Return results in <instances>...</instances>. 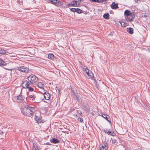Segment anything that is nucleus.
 <instances>
[{"instance_id": "nucleus-48", "label": "nucleus", "mask_w": 150, "mask_h": 150, "mask_svg": "<svg viewBox=\"0 0 150 150\" xmlns=\"http://www.w3.org/2000/svg\"><path fill=\"white\" fill-rule=\"evenodd\" d=\"M110 35H112V34H110Z\"/></svg>"}, {"instance_id": "nucleus-37", "label": "nucleus", "mask_w": 150, "mask_h": 150, "mask_svg": "<svg viewBox=\"0 0 150 150\" xmlns=\"http://www.w3.org/2000/svg\"><path fill=\"white\" fill-rule=\"evenodd\" d=\"M49 2L52 4H56L55 3H54V2H53V0H50L49 1Z\"/></svg>"}, {"instance_id": "nucleus-32", "label": "nucleus", "mask_w": 150, "mask_h": 150, "mask_svg": "<svg viewBox=\"0 0 150 150\" xmlns=\"http://www.w3.org/2000/svg\"><path fill=\"white\" fill-rule=\"evenodd\" d=\"M76 10V8H70V11H72L73 12H75Z\"/></svg>"}, {"instance_id": "nucleus-25", "label": "nucleus", "mask_w": 150, "mask_h": 150, "mask_svg": "<svg viewBox=\"0 0 150 150\" xmlns=\"http://www.w3.org/2000/svg\"><path fill=\"white\" fill-rule=\"evenodd\" d=\"M75 12L78 13H81L82 12V10L79 8H76Z\"/></svg>"}, {"instance_id": "nucleus-21", "label": "nucleus", "mask_w": 150, "mask_h": 150, "mask_svg": "<svg viewBox=\"0 0 150 150\" xmlns=\"http://www.w3.org/2000/svg\"><path fill=\"white\" fill-rule=\"evenodd\" d=\"M109 14L108 13H105L103 15V17L106 19H108L109 18Z\"/></svg>"}, {"instance_id": "nucleus-39", "label": "nucleus", "mask_w": 150, "mask_h": 150, "mask_svg": "<svg viewBox=\"0 0 150 150\" xmlns=\"http://www.w3.org/2000/svg\"><path fill=\"white\" fill-rule=\"evenodd\" d=\"M33 146H34V147L35 148V150H39V149H38V146H35L34 145H33Z\"/></svg>"}, {"instance_id": "nucleus-3", "label": "nucleus", "mask_w": 150, "mask_h": 150, "mask_svg": "<svg viewBox=\"0 0 150 150\" xmlns=\"http://www.w3.org/2000/svg\"><path fill=\"white\" fill-rule=\"evenodd\" d=\"M69 89L71 92L72 96L76 100H79V95L77 93V91L76 88L74 87L70 86Z\"/></svg>"}, {"instance_id": "nucleus-17", "label": "nucleus", "mask_w": 150, "mask_h": 150, "mask_svg": "<svg viewBox=\"0 0 150 150\" xmlns=\"http://www.w3.org/2000/svg\"><path fill=\"white\" fill-rule=\"evenodd\" d=\"M38 87L41 88L43 89L44 88V84L42 82H39L38 83Z\"/></svg>"}, {"instance_id": "nucleus-51", "label": "nucleus", "mask_w": 150, "mask_h": 150, "mask_svg": "<svg viewBox=\"0 0 150 150\" xmlns=\"http://www.w3.org/2000/svg\"><path fill=\"white\" fill-rule=\"evenodd\" d=\"M39 103V102H37V103Z\"/></svg>"}, {"instance_id": "nucleus-36", "label": "nucleus", "mask_w": 150, "mask_h": 150, "mask_svg": "<svg viewBox=\"0 0 150 150\" xmlns=\"http://www.w3.org/2000/svg\"><path fill=\"white\" fill-rule=\"evenodd\" d=\"M78 120L79 121H80L81 122H82L83 121V119L80 117L78 118Z\"/></svg>"}, {"instance_id": "nucleus-6", "label": "nucleus", "mask_w": 150, "mask_h": 150, "mask_svg": "<svg viewBox=\"0 0 150 150\" xmlns=\"http://www.w3.org/2000/svg\"><path fill=\"white\" fill-rule=\"evenodd\" d=\"M135 17V16L134 13H132L131 14H130L129 16H127V17L125 18L126 19H128L129 21L131 22L133 21L134 18Z\"/></svg>"}, {"instance_id": "nucleus-18", "label": "nucleus", "mask_w": 150, "mask_h": 150, "mask_svg": "<svg viewBox=\"0 0 150 150\" xmlns=\"http://www.w3.org/2000/svg\"><path fill=\"white\" fill-rule=\"evenodd\" d=\"M7 53H8V52H7L5 50H4L3 49L0 48V54H5Z\"/></svg>"}, {"instance_id": "nucleus-23", "label": "nucleus", "mask_w": 150, "mask_h": 150, "mask_svg": "<svg viewBox=\"0 0 150 150\" xmlns=\"http://www.w3.org/2000/svg\"><path fill=\"white\" fill-rule=\"evenodd\" d=\"M48 57L49 59H53L54 58V56L52 54H50L48 55Z\"/></svg>"}, {"instance_id": "nucleus-31", "label": "nucleus", "mask_w": 150, "mask_h": 150, "mask_svg": "<svg viewBox=\"0 0 150 150\" xmlns=\"http://www.w3.org/2000/svg\"><path fill=\"white\" fill-rule=\"evenodd\" d=\"M57 3H58L60 4V6H63V2L60 0H58Z\"/></svg>"}, {"instance_id": "nucleus-24", "label": "nucleus", "mask_w": 150, "mask_h": 150, "mask_svg": "<svg viewBox=\"0 0 150 150\" xmlns=\"http://www.w3.org/2000/svg\"><path fill=\"white\" fill-rule=\"evenodd\" d=\"M100 146V147L99 149V150H108V147H105L103 146Z\"/></svg>"}, {"instance_id": "nucleus-20", "label": "nucleus", "mask_w": 150, "mask_h": 150, "mask_svg": "<svg viewBox=\"0 0 150 150\" xmlns=\"http://www.w3.org/2000/svg\"><path fill=\"white\" fill-rule=\"evenodd\" d=\"M90 73H89V74L88 75L89 78L90 79H92L94 77V75L93 73L92 72V71H89Z\"/></svg>"}, {"instance_id": "nucleus-34", "label": "nucleus", "mask_w": 150, "mask_h": 150, "mask_svg": "<svg viewBox=\"0 0 150 150\" xmlns=\"http://www.w3.org/2000/svg\"><path fill=\"white\" fill-rule=\"evenodd\" d=\"M117 142V140L115 139H113L112 141V144H115Z\"/></svg>"}, {"instance_id": "nucleus-2", "label": "nucleus", "mask_w": 150, "mask_h": 150, "mask_svg": "<svg viewBox=\"0 0 150 150\" xmlns=\"http://www.w3.org/2000/svg\"><path fill=\"white\" fill-rule=\"evenodd\" d=\"M27 79L30 83V84L33 85V84L36 82L38 81V78L35 75L32 74L29 76Z\"/></svg>"}, {"instance_id": "nucleus-49", "label": "nucleus", "mask_w": 150, "mask_h": 150, "mask_svg": "<svg viewBox=\"0 0 150 150\" xmlns=\"http://www.w3.org/2000/svg\"><path fill=\"white\" fill-rule=\"evenodd\" d=\"M110 35H112V34H110Z\"/></svg>"}, {"instance_id": "nucleus-22", "label": "nucleus", "mask_w": 150, "mask_h": 150, "mask_svg": "<svg viewBox=\"0 0 150 150\" xmlns=\"http://www.w3.org/2000/svg\"><path fill=\"white\" fill-rule=\"evenodd\" d=\"M83 71H84L85 72H86V74L88 76L89 74V73H90V72H89V71H91L90 70H89L87 68H83Z\"/></svg>"}, {"instance_id": "nucleus-43", "label": "nucleus", "mask_w": 150, "mask_h": 150, "mask_svg": "<svg viewBox=\"0 0 150 150\" xmlns=\"http://www.w3.org/2000/svg\"><path fill=\"white\" fill-rule=\"evenodd\" d=\"M55 6H60V4H59L58 3H57V4L55 5Z\"/></svg>"}, {"instance_id": "nucleus-16", "label": "nucleus", "mask_w": 150, "mask_h": 150, "mask_svg": "<svg viewBox=\"0 0 150 150\" xmlns=\"http://www.w3.org/2000/svg\"><path fill=\"white\" fill-rule=\"evenodd\" d=\"M50 141L52 143H53L54 144H56L59 142V140L56 138H53L52 140H50Z\"/></svg>"}, {"instance_id": "nucleus-33", "label": "nucleus", "mask_w": 150, "mask_h": 150, "mask_svg": "<svg viewBox=\"0 0 150 150\" xmlns=\"http://www.w3.org/2000/svg\"><path fill=\"white\" fill-rule=\"evenodd\" d=\"M29 98L31 99H32L33 101L34 100H35V98L33 97V96L32 95H29Z\"/></svg>"}, {"instance_id": "nucleus-50", "label": "nucleus", "mask_w": 150, "mask_h": 150, "mask_svg": "<svg viewBox=\"0 0 150 150\" xmlns=\"http://www.w3.org/2000/svg\"><path fill=\"white\" fill-rule=\"evenodd\" d=\"M110 35H112V34H110Z\"/></svg>"}, {"instance_id": "nucleus-26", "label": "nucleus", "mask_w": 150, "mask_h": 150, "mask_svg": "<svg viewBox=\"0 0 150 150\" xmlns=\"http://www.w3.org/2000/svg\"><path fill=\"white\" fill-rule=\"evenodd\" d=\"M108 143L106 142H104L103 144H102L101 145H100V146H103L105 147H108Z\"/></svg>"}, {"instance_id": "nucleus-30", "label": "nucleus", "mask_w": 150, "mask_h": 150, "mask_svg": "<svg viewBox=\"0 0 150 150\" xmlns=\"http://www.w3.org/2000/svg\"><path fill=\"white\" fill-rule=\"evenodd\" d=\"M32 86H29V87H28V90L29 91H33V89L32 87Z\"/></svg>"}, {"instance_id": "nucleus-8", "label": "nucleus", "mask_w": 150, "mask_h": 150, "mask_svg": "<svg viewBox=\"0 0 150 150\" xmlns=\"http://www.w3.org/2000/svg\"><path fill=\"white\" fill-rule=\"evenodd\" d=\"M110 6L112 9H116L118 8V4H115V2H113L111 5Z\"/></svg>"}, {"instance_id": "nucleus-38", "label": "nucleus", "mask_w": 150, "mask_h": 150, "mask_svg": "<svg viewBox=\"0 0 150 150\" xmlns=\"http://www.w3.org/2000/svg\"><path fill=\"white\" fill-rule=\"evenodd\" d=\"M58 0H53V2H54V3H56L55 4H53L55 5L57 4V3Z\"/></svg>"}, {"instance_id": "nucleus-10", "label": "nucleus", "mask_w": 150, "mask_h": 150, "mask_svg": "<svg viewBox=\"0 0 150 150\" xmlns=\"http://www.w3.org/2000/svg\"><path fill=\"white\" fill-rule=\"evenodd\" d=\"M78 6V4L77 3H69L66 6V8L69 7H76Z\"/></svg>"}, {"instance_id": "nucleus-5", "label": "nucleus", "mask_w": 150, "mask_h": 150, "mask_svg": "<svg viewBox=\"0 0 150 150\" xmlns=\"http://www.w3.org/2000/svg\"><path fill=\"white\" fill-rule=\"evenodd\" d=\"M28 80L27 81L25 80H23L22 81V82L21 84L22 87L25 88H28V87H29V86H32L30 84V83L29 82Z\"/></svg>"}, {"instance_id": "nucleus-44", "label": "nucleus", "mask_w": 150, "mask_h": 150, "mask_svg": "<svg viewBox=\"0 0 150 150\" xmlns=\"http://www.w3.org/2000/svg\"><path fill=\"white\" fill-rule=\"evenodd\" d=\"M113 133H114L113 132H112L111 133V134H110V135L112 136H114V135L113 134Z\"/></svg>"}, {"instance_id": "nucleus-12", "label": "nucleus", "mask_w": 150, "mask_h": 150, "mask_svg": "<svg viewBox=\"0 0 150 150\" xmlns=\"http://www.w3.org/2000/svg\"><path fill=\"white\" fill-rule=\"evenodd\" d=\"M6 65V63L1 58H0V66L4 67Z\"/></svg>"}, {"instance_id": "nucleus-7", "label": "nucleus", "mask_w": 150, "mask_h": 150, "mask_svg": "<svg viewBox=\"0 0 150 150\" xmlns=\"http://www.w3.org/2000/svg\"><path fill=\"white\" fill-rule=\"evenodd\" d=\"M35 119L37 122L40 123L42 122V117L40 115H35Z\"/></svg>"}, {"instance_id": "nucleus-42", "label": "nucleus", "mask_w": 150, "mask_h": 150, "mask_svg": "<svg viewBox=\"0 0 150 150\" xmlns=\"http://www.w3.org/2000/svg\"><path fill=\"white\" fill-rule=\"evenodd\" d=\"M4 132L1 131V130H0V135H1L3 134H4Z\"/></svg>"}, {"instance_id": "nucleus-27", "label": "nucleus", "mask_w": 150, "mask_h": 150, "mask_svg": "<svg viewBox=\"0 0 150 150\" xmlns=\"http://www.w3.org/2000/svg\"><path fill=\"white\" fill-rule=\"evenodd\" d=\"M120 22L121 24V26L122 27H125V23L124 21H120Z\"/></svg>"}, {"instance_id": "nucleus-1", "label": "nucleus", "mask_w": 150, "mask_h": 150, "mask_svg": "<svg viewBox=\"0 0 150 150\" xmlns=\"http://www.w3.org/2000/svg\"><path fill=\"white\" fill-rule=\"evenodd\" d=\"M35 111V108L30 107L28 105H23L22 108L21 112L24 115L30 117L32 116Z\"/></svg>"}, {"instance_id": "nucleus-41", "label": "nucleus", "mask_w": 150, "mask_h": 150, "mask_svg": "<svg viewBox=\"0 0 150 150\" xmlns=\"http://www.w3.org/2000/svg\"><path fill=\"white\" fill-rule=\"evenodd\" d=\"M125 21V27H126V26H127L128 25V23H126L125 21Z\"/></svg>"}, {"instance_id": "nucleus-45", "label": "nucleus", "mask_w": 150, "mask_h": 150, "mask_svg": "<svg viewBox=\"0 0 150 150\" xmlns=\"http://www.w3.org/2000/svg\"><path fill=\"white\" fill-rule=\"evenodd\" d=\"M134 0V1L135 2H136V3H137V2H138V0Z\"/></svg>"}, {"instance_id": "nucleus-11", "label": "nucleus", "mask_w": 150, "mask_h": 150, "mask_svg": "<svg viewBox=\"0 0 150 150\" xmlns=\"http://www.w3.org/2000/svg\"><path fill=\"white\" fill-rule=\"evenodd\" d=\"M132 13H131L129 10H126L124 12V15L125 17V18H126L127 16H129Z\"/></svg>"}, {"instance_id": "nucleus-29", "label": "nucleus", "mask_w": 150, "mask_h": 150, "mask_svg": "<svg viewBox=\"0 0 150 150\" xmlns=\"http://www.w3.org/2000/svg\"><path fill=\"white\" fill-rule=\"evenodd\" d=\"M81 0H74L73 2H75V3H77L78 4V5H79L80 2Z\"/></svg>"}, {"instance_id": "nucleus-28", "label": "nucleus", "mask_w": 150, "mask_h": 150, "mask_svg": "<svg viewBox=\"0 0 150 150\" xmlns=\"http://www.w3.org/2000/svg\"><path fill=\"white\" fill-rule=\"evenodd\" d=\"M104 132L105 133H107L108 135H110L112 133V132L109 131L108 129L104 130Z\"/></svg>"}, {"instance_id": "nucleus-19", "label": "nucleus", "mask_w": 150, "mask_h": 150, "mask_svg": "<svg viewBox=\"0 0 150 150\" xmlns=\"http://www.w3.org/2000/svg\"><path fill=\"white\" fill-rule=\"evenodd\" d=\"M17 98L18 100H23L24 99L25 97L22 95H19L17 96Z\"/></svg>"}, {"instance_id": "nucleus-4", "label": "nucleus", "mask_w": 150, "mask_h": 150, "mask_svg": "<svg viewBox=\"0 0 150 150\" xmlns=\"http://www.w3.org/2000/svg\"><path fill=\"white\" fill-rule=\"evenodd\" d=\"M16 69L23 72L25 73H28L29 71L28 68L24 66H21L20 67H17Z\"/></svg>"}, {"instance_id": "nucleus-13", "label": "nucleus", "mask_w": 150, "mask_h": 150, "mask_svg": "<svg viewBox=\"0 0 150 150\" xmlns=\"http://www.w3.org/2000/svg\"><path fill=\"white\" fill-rule=\"evenodd\" d=\"M81 106L82 108L84 110H87L89 109L88 105V104H81Z\"/></svg>"}, {"instance_id": "nucleus-40", "label": "nucleus", "mask_w": 150, "mask_h": 150, "mask_svg": "<svg viewBox=\"0 0 150 150\" xmlns=\"http://www.w3.org/2000/svg\"><path fill=\"white\" fill-rule=\"evenodd\" d=\"M98 0H92V1L98 3Z\"/></svg>"}, {"instance_id": "nucleus-15", "label": "nucleus", "mask_w": 150, "mask_h": 150, "mask_svg": "<svg viewBox=\"0 0 150 150\" xmlns=\"http://www.w3.org/2000/svg\"><path fill=\"white\" fill-rule=\"evenodd\" d=\"M127 31L131 34H132L133 33V29L131 27L127 28Z\"/></svg>"}, {"instance_id": "nucleus-14", "label": "nucleus", "mask_w": 150, "mask_h": 150, "mask_svg": "<svg viewBox=\"0 0 150 150\" xmlns=\"http://www.w3.org/2000/svg\"><path fill=\"white\" fill-rule=\"evenodd\" d=\"M101 115L102 117H103L104 118H105L106 120H107L108 122H110V121L108 120V117L109 118H110L109 116L107 114H101Z\"/></svg>"}, {"instance_id": "nucleus-35", "label": "nucleus", "mask_w": 150, "mask_h": 150, "mask_svg": "<svg viewBox=\"0 0 150 150\" xmlns=\"http://www.w3.org/2000/svg\"><path fill=\"white\" fill-rule=\"evenodd\" d=\"M106 0H98V3H102Z\"/></svg>"}, {"instance_id": "nucleus-9", "label": "nucleus", "mask_w": 150, "mask_h": 150, "mask_svg": "<svg viewBox=\"0 0 150 150\" xmlns=\"http://www.w3.org/2000/svg\"><path fill=\"white\" fill-rule=\"evenodd\" d=\"M44 97L45 99L48 100L50 97V94L48 92H46L44 93Z\"/></svg>"}, {"instance_id": "nucleus-46", "label": "nucleus", "mask_w": 150, "mask_h": 150, "mask_svg": "<svg viewBox=\"0 0 150 150\" xmlns=\"http://www.w3.org/2000/svg\"><path fill=\"white\" fill-rule=\"evenodd\" d=\"M57 89L58 90V92L59 93L60 91V90L59 89Z\"/></svg>"}, {"instance_id": "nucleus-47", "label": "nucleus", "mask_w": 150, "mask_h": 150, "mask_svg": "<svg viewBox=\"0 0 150 150\" xmlns=\"http://www.w3.org/2000/svg\"><path fill=\"white\" fill-rule=\"evenodd\" d=\"M49 143H46V144H47V145H48L49 144Z\"/></svg>"}]
</instances>
